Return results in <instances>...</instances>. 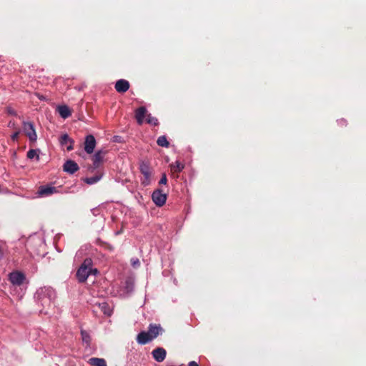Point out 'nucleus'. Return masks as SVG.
<instances>
[{"label": "nucleus", "mask_w": 366, "mask_h": 366, "mask_svg": "<svg viewBox=\"0 0 366 366\" xmlns=\"http://www.w3.org/2000/svg\"><path fill=\"white\" fill-rule=\"evenodd\" d=\"M39 99H41V100H44L45 99V97H43V96H39Z\"/></svg>", "instance_id": "nucleus-38"}, {"label": "nucleus", "mask_w": 366, "mask_h": 366, "mask_svg": "<svg viewBox=\"0 0 366 366\" xmlns=\"http://www.w3.org/2000/svg\"><path fill=\"white\" fill-rule=\"evenodd\" d=\"M89 362L94 366H107L105 360L102 358L92 357Z\"/></svg>", "instance_id": "nucleus-17"}, {"label": "nucleus", "mask_w": 366, "mask_h": 366, "mask_svg": "<svg viewBox=\"0 0 366 366\" xmlns=\"http://www.w3.org/2000/svg\"><path fill=\"white\" fill-rule=\"evenodd\" d=\"M157 143L159 146L162 147H169V143L165 136H160L158 137Z\"/></svg>", "instance_id": "nucleus-21"}, {"label": "nucleus", "mask_w": 366, "mask_h": 366, "mask_svg": "<svg viewBox=\"0 0 366 366\" xmlns=\"http://www.w3.org/2000/svg\"><path fill=\"white\" fill-rule=\"evenodd\" d=\"M96 146V139L92 134L87 135L84 142V150L87 154L93 153Z\"/></svg>", "instance_id": "nucleus-9"}, {"label": "nucleus", "mask_w": 366, "mask_h": 366, "mask_svg": "<svg viewBox=\"0 0 366 366\" xmlns=\"http://www.w3.org/2000/svg\"><path fill=\"white\" fill-rule=\"evenodd\" d=\"M23 130L29 137L30 141L34 142L37 139V135L34 124L30 122H23Z\"/></svg>", "instance_id": "nucleus-7"}, {"label": "nucleus", "mask_w": 366, "mask_h": 366, "mask_svg": "<svg viewBox=\"0 0 366 366\" xmlns=\"http://www.w3.org/2000/svg\"><path fill=\"white\" fill-rule=\"evenodd\" d=\"M147 114H148L147 111L144 107H141L136 110L135 117L139 124H142L144 122Z\"/></svg>", "instance_id": "nucleus-15"}, {"label": "nucleus", "mask_w": 366, "mask_h": 366, "mask_svg": "<svg viewBox=\"0 0 366 366\" xmlns=\"http://www.w3.org/2000/svg\"><path fill=\"white\" fill-rule=\"evenodd\" d=\"M39 149H29L27 152V158L32 159L34 158H36L37 160H39Z\"/></svg>", "instance_id": "nucleus-24"}, {"label": "nucleus", "mask_w": 366, "mask_h": 366, "mask_svg": "<svg viewBox=\"0 0 366 366\" xmlns=\"http://www.w3.org/2000/svg\"><path fill=\"white\" fill-rule=\"evenodd\" d=\"M6 111H7V113L10 115H12V116H16L17 114H16V112L11 107H8L6 109Z\"/></svg>", "instance_id": "nucleus-30"}, {"label": "nucleus", "mask_w": 366, "mask_h": 366, "mask_svg": "<svg viewBox=\"0 0 366 366\" xmlns=\"http://www.w3.org/2000/svg\"><path fill=\"white\" fill-rule=\"evenodd\" d=\"M71 149H73V147L71 145L67 147V150L68 151H71Z\"/></svg>", "instance_id": "nucleus-36"}, {"label": "nucleus", "mask_w": 366, "mask_h": 366, "mask_svg": "<svg viewBox=\"0 0 366 366\" xmlns=\"http://www.w3.org/2000/svg\"><path fill=\"white\" fill-rule=\"evenodd\" d=\"M152 199L157 207H162L166 202L167 194L163 193L161 189H157L152 192Z\"/></svg>", "instance_id": "nucleus-6"}, {"label": "nucleus", "mask_w": 366, "mask_h": 366, "mask_svg": "<svg viewBox=\"0 0 366 366\" xmlns=\"http://www.w3.org/2000/svg\"><path fill=\"white\" fill-rule=\"evenodd\" d=\"M57 112H59L61 117L66 119L71 114V110L66 105H60L57 107Z\"/></svg>", "instance_id": "nucleus-16"}, {"label": "nucleus", "mask_w": 366, "mask_h": 366, "mask_svg": "<svg viewBox=\"0 0 366 366\" xmlns=\"http://www.w3.org/2000/svg\"><path fill=\"white\" fill-rule=\"evenodd\" d=\"M141 183L144 187L149 186L152 182V172L143 174Z\"/></svg>", "instance_id": "nucleus-18"}, {"label": "nucleus", "mask_w": 366, "mask_h": 366, "mask_svg": "<svg viewBox=\"0 0 366 366\" xmlns=\"http://www.w3.org/2000/svg\"><path fill=\"white\" fill-rule=\"evenodd\" d=\"M102 177V174H97L93 177H87L85 179V182L88 184H94L98 182Z\"/></svg>", "instance_id": "nucleus-20"}, {"label": "nucleus", "mask_w": 366, "mask_h": 366, "mask_svg": "<svg viewBox=\"0 0 366 366\" xmlns=\"http://www.w3.org/2000/svg\"><path fill=\"white\" fill-rule=\"evenodd\" d=\"M107 152L103 150H98L93 157V168L97 169L99 167L101 162L103 160L104 156Z\"/></svg>", "instance_id": "nucleus-14"}, {"label": "nucleus", "mask_w": 366, "mask_h": 366, "mask_svg": "<svg viewBox=\"0 0 366 366\" xmlns=\"http://www.w3.org/2000/svg\"><path fill=\"white\" fill-rule=\"evenodd\" d=\"M163 331L164 330L160 325L150 324L147 332L142 331L137 335V342L139 345H146L157 338L159 335H162Z\"/></svg>", "instance_id": "nucleus-2"}, {"label": "nucleus", "mask_w": 366, "mask_h": 366, "mask_svg": "<svg viewBox=\"0 0 366 366\" xmlns=\"http://www.w3.org/2000/svg\"><path fill=\"white\" fill-rule=\"evenodd\" d=\"M8 126H9V127L14 128V127H15V123H14V122H13V121H10V122H9V124H8Z\"/></svg>", "instance_id": "nucleus-33"}, {"label": "nucleus", "mask_w": 366, "mask_h": 366, "mask_svg": "<svg viewBox=\"0 0 366 366\" xmlns=\"http://www.w3.org/2000/svg\"><path fill=\"white\" fill-rule=\"evenodd\" d=\"M139 170L141 173L145 174V173H149L152 172L151 168L148 163L142 162L139 165Z\"/></svg>", "instance_id": "nucleus-22"}, {"label": "nucleus", "mask_w": 366, "mask_h": 366, "mask_svg": "<svg viewBox=\"0 0 366 366\" xmlns=\"http://www.w3.org/2000/svg\"><path fill=\"white\" fill-rule=\"evenodd\" d=\"M133 267H136L139 265V260L137 258H133L131 260Z\"/></svg>", "instance_id": "nucleus-31"}, {"label": "nucleus", "mask_w": 366, "mask_h": 366, "mask_svg": "<svg viewBox=\"0 0 366 366\" xmlns=\"http://www.w3.org/2000/svg\"><path fill=\"white\" fill-rule=\"evenodd\" d=\"M134 288V280L132 278H127L124 284L119 288L117 295L121 297H127L133 292Z\"/></svg>", "instance_id": "nucleus-5"}, {"label": "nucleus", "mask_w": 366, "mask_h": 366, "mask_svg": "<svg viewBox=\"0 0 366 366\" xmlns=\"http://www.w3.org/2000/svg\"><path fill=\"white\" fill-rule=\"evenodd\" d=\"M93 262L91 258H86L76 272V278L79 282H84L91 274L97 275L98 270L92 267Z\"/></svg>", "instance_id": "nucleus-3"}, {"label": "nucleus", "mask_w": 366, "mask_h": 366, "mask_svg": "<svg viewBox=\"0 0 366 366\" xmlns=\"http://www.w3.org/2000/svg\"><path fill=\"white\" fill-rule=\"evenodd\" d=\"M153 358L158 362H163L167 355V352L163 347H157L152 352Z\"/></svg>", "instance_id": "nucleus-11"}, {"label": "nucleus", "mask_w": 366, "mask_h": 366, "mask_svg": "<svg viewBox=\"0 0 366 366\" xmlns=\"http://www.w3.org/2000/svg\"><path fill=\"white\" fill-rule=\"evenodd\" d=\"M167 182V178L166 174H162V178L160 179L159 184H166Z\"/></svg>", "instance_id": "nucleus-28"}, {"label": "nucleus", "mask_w": 366, "mask_h": 366, "mask_svg": "<svg viewBox=\"0 0 366 366\" xmlns=\"http://www.w3.org/2000/svg\"><path fill=\"white\" fill-rule=\"evenodd\" d=\"M114 88L119 93H124L129 89V83L127 80L121 79L116 82Z\"/></svg>", "instance_id": "nucleus-13"}, {"label": "nucleus", "mask_w": 366, "mask_h": 366, "mask_svg": "<svg viewBox=\"0 0 366 366\" xmlns=\"http://www.w3.org/2000/svg\"><path fill=\"white\" fill-rule=\"evenodd\" d=\"M146 122L152 125H157L158 124V120L157 118L152 117L151 114H147Z\"/></svg>", "instance_id": "nucleus-26"}, {"label": "nucleus", "mask_w": 366, "mask_h": 366, "mask_svg": "<svg viewBox=\"0 0 366 366\" xmlns=\"http://www.w3.org/2000/svg\"><path fill=\"white\" fill-rule=\"evenodd\" d=\"M9 280L12 285L20 286L25 280V275L20 272H12L9 274Z\"/></svg>", "instance_id": "nucleus-8"}, {"label": "nucleus", "mask_w": 366, "mask_h": 366, "mask_svg": "<svg viewBox=\"0 0 366 366\" xmlns=\"http://www.w3.org/2000/svg\"><path fill=\"white\" fill-rule=\"evenodd\" d=\"M99 307L101 308V310L107 315H111L112 314V310L109 305L107 302H102L99 304Z\"/></svg>", "instance_id": "nucleus-23"}, {"label": "nucleus", "mask_w": 366, "mask_h": 366, "mask_svg": "<svg viewBox=\"0 0 366 366\" xmlns=\"http://www.w3.org/2000/svg\"><path fill=\"white\" fill-rule=\"evenodd\" d=\"M64 171L69 174H74L79 169L78 164L73 160H67L63 166Z\"/></svg>", "instance_id": "nucleus-12"}, {"label": "nucleus", "mask_w": 366, "mask_h": 366, "mask_svg": "<svg viewBox=\"0 0 366 366\" xmlns=\"http://www.w3.org/2000/svg\"><path fill=\"white\" fill-rule=\"evenodd\" d=\"M337 122H338L339 124L345 125L346 121L345 119H342L338 120Z\"/></svg>", "instance_id": "nucleus-35"}, {"label": "nucleus", "mask_w": 366, "mask_h": 366, "mask_svg": "<svg viewBox=\"0 0 366 366\" xmlns=\"http://www.w3.org/2000/svg\"><path fill=\"white\" fill-rule=\"evenodd\" d=\"M2 256H3V251H2L1 248L0 247V258H1Z\"/></svg>", "instance_id": "nucleus-37"}, {"label": "nucleus", "mask_w": 366, "mask_h": 366, "mask_svg": "<svg viewBox=\"0 0 366 366\" xmlns=\"http://www.w3.org/2000/svg\"><path fill=\"white\" fill-rule=\"evenodd\" d=\"M56 297L55 291L49 287H44L38 289L34 295V299L36 303L43 307L40 310L41 313L48 314L49 312L46 308H49Z\"/></svg>", "instance_id": "nucleus-1"}, {"label": "nucleus", "mask_w": 366, "mask_h": 366, "mask_svg": "<svg viewBox=\"0 0 366 366\" xmlns=\"http://www.w3.org/2000/svg\"><path fill=\"white\" fill-rule=\"evenodd\" d=\"M81 338H82L83 342H84L87 345H89L90 343V341H91V337H90L89 334L84 330H81Z\"/></svg>", "instance_id": "nucleus-25"}, {"label": "nucleus", "mask_w": 366, "mask_h": 366, "mask_svg": "<svg viewBox=\"0 0 366 366\" xmlns=\"http://www.w3.org/2000/svg\"><path fill=\"white\" fill-rule=\"evenodd\" d=\"M68 142H72L70 139L69 135L67 134H64L61 135V139H60L61 144H62V145L66 144Z\"/></svg>", "instance_id": "nucleus-27"}, {"label": "nucleus", "mask_w": 366, "mask_h": 366, "mask_svg": "<svg viewBox=\"0 0 366 366\" xmlns=\"http://www.w3.org/2000/svg\"><path fill=\"white\" fill-rule=\"evenodd\" d=\"M56 192V188L50 185L41 186L38 190V194L41 197H48Z\"/></svg>", "instance_id": "nucleus-10"}, {"label": "nucleus", "mask_w": 366, "mask_h": 366, "mask_svg": "<svg viewBox=\"0 0 366 366\" xmlns=\"http://www.w3.org/2000/svg\"><path fill=\"white\" fill-rule=\"evenodd\" d=\"M44 241L41 236L33 235L29 237L26 242L27 249H34L36 254H40L44 249Z\"/></svg>", "instance_id": "nucleus-4"}, {"label": "nucleus", "mask_w": 366, "mask_h": 366, "mask_svg": "<svg viewBox=\"0 0 366 366\" xmlns=\"http://www.w3.org/2000/svg\"><path fill=\"white\" fill-rule=\"evenodd\" d=\"M20 134V130L16 131L14 133H13L11 136V138L13 141H17L19 138V135Z\"/></svg>", "instance_id": "nucleus-29"}, {"label": "nucleus", "mask_w": 366, "mask_h": 366, "mask_svg": "<svg viewBox=\"0 0 366 366\" xmlns=\"http://www.w3.org/2000/svg\"><path fill=\"white\" fill-rule=\"evenodd\" d=\"M82 255H83V250L81 249L76 252V255H75V259L81 258L82 257Z\"/></svg>", "instance_id": "nucleus-32"}, {"label": "nucleus", "mask_w": 366, "mask_h": 366, "mask_svg": "<svg viewBox=\"0 0 366 366\" xmlns=\"http://www.w3.org/2000/svg\"><path fill=\"white\" fill-rule=\"evenodd\" d=\"M170 166L172 170L174 171V172H180L184 168V165L179 161H176L174 163H172Z\"/></svg>", "instance_id": "nucleus-19"}, {"label": "nucleus", "mask_w": 366, "mask_h": 366, "mask_svg": "<svg viewBox=\"0 0 366 366\" xmlns=\"http://www.w3.org/2000/svg\"><path fill=\"white\" fill-rule=\"evenodd\" d=\"M189 366H199V365L195 361H191L189 363Z\"/></svg>", "instance_id": "nucleus-34"}]
</instances>
